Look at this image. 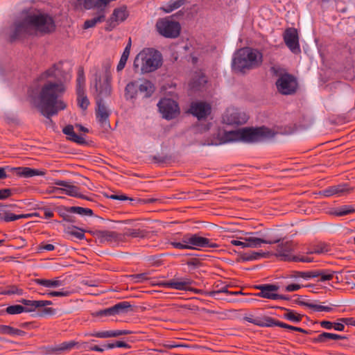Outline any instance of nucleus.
Masks as SVG:
<instances>
[{"label": "nucleus", "instance_id": "1", "mask_svg": "<svg viewBox=\"0 0 355 355\" xmlns=\"http://www.w3.org/2000/svg\"><path fill=\"white\" fill-rule=\"evenodd\" d=\"M60 64H55L41 75L42 80L47 79L42 86L40 92L29 94L34 105L45 117L49 118L66 107L60 100L65 88L60 78Z\"/></svg>", "mask_w": 355, "mask_h": 355}, {"label": "nucleus", "instance_id": "2", "mask_svg": "<svg viewBox=\"0 0 355 355\" xmlns=\"http://www.w3.org/2000/svg\"><path fill=\"white\" fill-rule=\"evenodd\" d=\"M55 28V21L49 15L42 12L26 13L15 20L10 27L9 35L14 40L38 33H49Z\"/></svg>", "mask_w": 355, "mask_h": 355}, {"label": "nucleus", "instance_id": "3", "mask_svg": "<svg viewBox=\"0 0 355 355\" xmlns=\"http://www.w3.org/2000/svg\"><path fill=\"white\" fill-rule=\"evenodd\" d=\"M276 132L264 126L259 128H242L234 130L218 133L217 138H213L202 143L203 146H218L230 142L241 141L256 143L273 138Z\"/></svg>", "mask_w": 355, "mask_h": 355}, {"label": "nucleus", "instance_id": "4", "mask_svg": "<svg viewBox=\"0 0 355 355\" xmlns=\"http://www.w3.org/2000/svg\"><path fill=\"white\" fill-rule=\"evenodd\" d=\"M105 78L102 80L101 73L98 69L96 67L94 68V78L92 81V88L94 89V96L97 105L96 110V115L98 122L100 125L105 130L110 128L109 122L110 111L106 106L103 97L108 96L111 92V87L110 85V75L108 73L110 64V63L105 64L104 66Z\"/></svg>", "mask_w": 355, "mask_h": 355}, {"label": "nucleus", "instance_id": "5", "mask_svg": "<svg viewBox=\"0 0 355 355\" xmlns=\"http://www.w3.org/2000/svg\"><path fill=\"white\" fill-rule=\"evenodd\" d=\"M263 62L262 53L257 49L243 48L237 51L233 57L232 67L238 72L245 73L259 67Z\"/></svg>", "mask_w": 355, "mask_h": 355}, {"label": "nucleus", "instance_id": "6", "mask_svg": "<svg viewBox=\"0 0 355 355\" xmlns=\"http://www.w3.org/2000/svg\"><path fill=\"white\" fill-rule=\"evenodd\" d=\"M162 64V54L153 48H146L135 57L133 67L141 73L155 71Z\"/></svg>", "mask_w": 355, "mask_h": 355}, {"label": "nucleus", "instance_id": "7", "mask_svg": "<svg viewBox=\"0 0 355 355\" xmlns=\"http://www.w3.org/2000/svg\"><path fill=\"white\" fill-rule=\"evenodd\" d=\"M156 30L164 37L175 38L179 36L180 33V25L178 22L169 19L168 18H162L157 21Z\"/></svg>", "mask_w": 355, "mask_h": 355}, {"label": "nucleus", "instance_id": "8", "mask_svg": "<svg viewBox=\"0 0 355 355\" xmlns=\"http://www.w3.org/2000/svg\"><path fill=\"white\" fill-rule=\"evenodd\" d=\"M157 107L162 117L167 120L176 118L180 113L178 103L171 98H162L158 103Z\"/></svg>", "mask_w": 355, "mask_h": 355}, {"label": "nucleus", "instance_id": "9", "mask_svg": "<svg viewBox=\"0 0 355 355\" xmlns=\"http://www.w3.org/2000/svg\"><path fill=\"white\" fill-rule=\"evenodd\" d=\"M278 92L284 95H291L295 92L297 87L296 79L291 74L281 75L276 82Z\"/></svg>", "mask_w": 355, "mask_h": 355}, {"label": "nucleus", "instance_id": "10", "mask_svg": "<svg viewBox=\"0 0 355 355\" xmlns=\"http://www.w3.org/2000/svg\"><path fill=\"white\" fill-rule=\"evenodd\" d=\"M92 234L101 244L116 245L123 241V235L114 231L96 230L92 232Z\"/></svg>", "mask_w": 355, "mask_h": 355}, {"label": "nucleus", "instance_id": "11", "mask_svg": "<svg viewBox=\"0 0 355 355\" xmlns=\"http://www.w3.org/2000/svg\"><path fill=\"white\" fill-rule=\"evenodd\" d=\"M85 78L83 67H79L78 70V77L76 79V94L78 103L83 110H86L89 105V100L85 95Z\"/></svg>", "mask_w": 355, "mask_h": 355}, {"label": "nucleus", "instance_id": "12", "mask_svg": "<svg viewBox=\"0 0 355 355\" xmlns=\"http://www.w3.org/2000/svg\"><path fill=\"white\" fill-rule=\"evenodd\" d=\"M248 119L247 114L236 108H228L223 116V123L228 125H242Z\"/></svg>", "mask_w": 355, "mask_h": 355}, {"label": "nucleus", "instance_id": "13", "mask_svg": "<svg viewBox=\"0 0 355 355\" xmlns=\"http://www.w3.org/2000/svg\"><path fill=\"white\" fill-rule=\"evenodd\" d=\"M87 347V343H86L80 344L73 340H71L58 345L49 346L47 347V353L49 354H63L69 352L74 347L77 349H85Z\"/></svg>", "mask_w": 355, "mask_h": 355}, {"label": "nucleus", "instance_id": "14", "mask_svg": "<svg viewBox=\"0 0 355 355\" xmlns=\"http://www.w3.org/2000/svg\"><path fill=\"white\" fill-rule=\"evenodd\" d=\"M55 184L60 186L62 187L53 188V192L62 193L76 198H86L84 196H83L80 193V189L78 187L72 184L70 182L64 180H57L55 182Z\"/></svg>", "mask_w": 355, "mask_h": 355}, {"label": "nucleus", "instance_id": "15", "mask_svg": "<svg viewBox=\"0 0 355 355\" xmlns=\"http://www.w3.org/2000/svg\"><path fill=\"white\" fill-rule=\"evenodd\" d=\"M284 40L292 53L295 54L300 53L298 34L295 28H287L284 33Z\"/></svg>", "mask_w": 355, "mask_h": 355}, {"label": "nucleus", "instance_id": "16", "mask_svg": "<svg viewBox=\"0 0 355 355\" xmlns=\"http://www.w3.org/2000/svg\"><path fill=\"white\" fill-rule=\"evenodd\" d=\"M280 241L278 242L277 246L276 255L279 257L282 260L284 261H293L294 255L291 254V252L294 250V244L291 241H284L280 238Z\"/></svg>", "mask_w": 355, "mask_h": 355}, {"label": "nucleus", "instance_id": "17", "mask_svg": "<svg viewBox=\"0 0 355 355\" xmlns=\"http://www.w3.org/2000/svg\"><path fill=\"white\" fill-rule=\"evenodd\" d=\"M128 16L126 6H121L114 10L112 15L107 20L108 27L107 30L111 31L119 22H122L126 19Z\"/></svg>", "mask_w": 355, "mask_h": 355}, {"label": "nucleus", "instance_id": "18", "mask_svg": "<svg viewBox=\"0 0 355 355\" xmlns=\"http://www.w3.org/2000/svg\"><path fill=\"white\" fill-rule=\"evenodd\" d=\"M259 292L256 294L257 296L270 300H277L279 297V294L275 292L278 291L279 286L275 284H261L257 286Z\"/></svg>", "mask_w": 355, "mask_h": 355}, {"label": "nucleus", "instance_id": "19", "mask_svg": "<svg viewBox=\"0 0 355 355\" xmlns=\"http://www.w3.org/2000/svg\"><path fill=\"white\" fill-rule=\"evenodd\" d=\"M192 281L187 277L174 278L168 281H164L161 285L164 288H170L179 291H187Z\"/></svg>", "mask_w": 355, "mask_h": 355}, {"label": "nucleus", "instance_id": "20", "mask_svg": "<svg viewBox=\"0 0 355 355\" xmlns=\"http://www.w3.org/2000/svg\"><path fill=\"white\" fill-rule=\"evenodd\" d=\"M218 245L211 239L200 236L198 234H191V249L200 250L205 248H218Z\"/></svg>", "mask_w": 355, "mask_h": 355}, {"label": "nucleus", "instance_id": "21", "mask_svg": "<svg viewBox=\"0 0 355 355\" xmlns=\"http://www.w3.org/2000/svg\"><path fill=\"white\" fill-rule=\"evenodd\" d=\"M191 113L198 119L206 118L211 112V106L204 102L192 103L190 107Z\"/></svg>", "mask_w": 355, "mask_h": 355}, {"label": "nucleus", "instance_id": "22", "mask_svg": "<svg viewBox=\"0 0 355 355\" xmlns=\"http://www.w3.org/2000/svg\"><path fill=\"white\" fill-rule=\"evenodd\" d=\"M351 191L346 184L331 186L322 190L320 193L324 197H331L333 196H342L347 194Z\"/></svg>", "mask_w": 355, "mask_h": 355}, {"label": "nucleus", "instance_id": "23", "mask_svg": "<svg viewBox=\"0 0 355 355\" xmlns=\"http://www.w3.org/2000/svg\"><path fill=\"white\" fill-rule=\"evenodd\" d=\"M272 318L266 315L254 316L252 314H248L243 318L245 321L261 327H271Z\"/></svg>", "mask_w": 355, "mask_h": 355}, {"label": "nucleus", "instance_id": "24", "mask_svg": "<svg viewBox=\"0 0 355 355\" xmlns=\"http://www.w3.org/2000/svg\"><path fill=\"white\" fill-rule=\"evenodd\" d=\"M246 241L247 248H260L263 243L273 244L280 241L279 239H261L255 236H249L244 239Z\"/></svg>", "mask_w": 355, "mask_h": 355}, {"label": "nucleus", "instance_id": "25", "mask_svg": "<svg viewBox=\"0 0 355 355\" xmlns=\"http://www.w3.org/2000/svg\"><path fill=\"white\" fill-rule=\"evenodd\" d=\"M16 171L17 174L24 177V178H31L33 176H42L45 174V173L42 171H40L35 168H31L28 167H18L13 168Z\"/></svg>", "mask_w": 355, "mask_h": 355}, {"label": "nucleus", "instance_id": "26", "mask_svg": "<svg viewBox=\"0 0 355 355\" xmlns=\"http://www.w3.org/2000/svg\"><path fill=\"white\" fill-rule=\"evenodd\" d=\"M148 234L149 232L146 230L125 228L123 231V233L121 234L123 235V241L125 236L131 238L144 239L148 237Z\"/></svg>", "mask_w": 355, "mask_h": 355}, {"label": "nucleus", "instance_id": "27", "mask_svg": "<svg viewBox=\"0 0 355 355\" xmlns=\"http://www.w3.org/2000/svg\"><path fill=\"white\" fill-rule=\"evenodd\" d=\"M62 132L64 134H65L66 135H67L69 137L68 138L69 140H71L73 142H76L78 144H85V139L83 137L78 135L74 132L73 125H68L65 126L63 128Z\"/></svg>", "mask_w": 355, "mask_h": 355}, {"label": "nucleus", "instance_id": "28", "mask_svg": "<svg viewBox=\"0 0 355 355\" xmlns=\"http://www.w3.org/2000/svg\"><path fill=\"white\" fill-rule=\"evenodd\" d=\"M347 336L336 334L323 332L313 339L314 343H326L329 340H344Z\"/></svg>", "mask_w": 355, "mask_h": 355}, {"label": "nucleus", "instance_id": "29", "mask_svg": "<svg viewBox=\"0 0 355 355\" xmlns=\"http://www.w3.org/2000/svg\"><path fill=\"white\" fill-rule=\"evenodd\" d=\"M35 282L38 285L51 288H58L64 285V282L58 279H36Z\"/></svg>", "mask_w": 355, "mask_h": 355}, {"label": "nucleus", "instance_id": "30", "mask_svg": "<svg viewBox=\"0 0 355 355\" xmlns=\"http://www.w3.org/2000/svg\"><path fill=\"white\" fill-rule=\"evenodd\" d=\"M207 83L206 77L201 73H198L192 78L189 86L194 91L200 90Z\"/></svg>", "mask_w": 355, "mask_h": 355}, {"label": "nucleus", "instance_id": "31", "mask_svg": "<svg viewBox=\"0 0 355 355\" xmlns=\"http://www.w3.org/2000/svg\"><path fill=\"white\" fill-rule=\"evenodd\" d=\"M105 19V10H100L96 15L90 19L85 21L84 24V28H89L95 26L98 23L103 21Z\"/></svg>", "mask_w": 355, "mask_h": 355}, {"label": "nucleus", "instance_id": "32", "mask_svg": "<svg viewBox=\"0 0 355 355\" xmlns=\"http://www.w3.org/2000/svg\"><path fill=\"white\" fill-rule=\"evenodd\" d=\"M116 315L126 314L132 311V305L128 301H122L114 305Z\"/></svg>", "mask_w": 355, "mask_h": 355}, {"label": "nucleus", "instance_id": "33", "mask_svg": "<svg viewBox=\"0 0 355 355\" xmlns=\"http://www.w3.org/2000/svg\"><path fill=\"white\" fill-rule=\"evenodd\" d=\"M125 96L126 99H132L136 97L139 91V83L131 82L125 87Z\"/></svg>", "mask_w": 355, "mask_h": 355}, {"label": "nucleus", "instance_id": "34", "mask_svg": "<svg viewBox=\"0 0 355 355\" xmlns=\"http://www.w3.org/2000/svg\"><path fill=\"white\" fill-rule=\"evenodd\" d=\"M139 91L145 97H149L154 92V86L150 81L145 80L139 83Z\"/></svg>", "mask_w": 355, "mask_h": 355}, {"label": "nucleus", "instance_id": "35", "mask_svg": "<svg viewBox=\"0 0 355 355\" xmlns=\"http://www.w3.org/2000/svg\"><path fill=\"white\" fill-rule=\"evenodd\" d=\"M355 212V207L352 205H343L334 209L331 214L336 216H343Z\"/></svg>", "mask_w": 355, "mask_h": 355}, {"label": "nucleus", "instance_id": "36", "mask_svg": "<svg viewBox=\"0 0 355 355\" xmlns=\"http://www.w3.org/2000/svg\"><path fill=\"white\" fill-rule=\"evenodd\" d=\"M19 302L23 304V308L24 309V312L26 313L35 311L37 309L40 308L38 300L21 299L19 300Z\"/></svg>", "mask_w": 355, "mask_h": 355}, {"label": "nucleus", "instance_id": "37", "mask_svg": "<svg viewBox=\"0 0 355 355\" xmlns=\"http://www.w3.org/2000/svg\"><path fill=\"white\" fill-rule=\"evenodd\" d=\"M298 304L307 306L311 309H313L315 311L321 312H331L333 311V308L328 306H323L314 303H310V302H300V301H296Z\"/></svg>", "mask_w": 355, "mask_h": 355}, {"label": "nucleus", "instance_id": "38", "mask_svg": "<svg viewBox=\"0 0 355 355\" xmlns=\"http://www.w3.org/2000/svg\"><path fill=\"white\" fill-rule=\"evenodd\" d=\"M335 272V271L329 270H315V277H320L318 282H325L331 280Z\"/></svg>", "mask_w": 355, "mask_h": 355}, {"label": "nucleus", "instance_id": "39", "mask_svg": "<svg viewBox=\"0 0 355 355\" xmlns=\"http://www.w3.org/2000/svg\"><path fill=\"white\" fill-rule=\"evenodd\" d=\"M0 333L10 336H23L25 332L8 325H0Z\"/></svg>", "mask_w": 355, "mask_h": 355}, {"label": "nucleus", "instance_id": "40", "mask_svg": "<svg viewBox=\"0 0 355 355\" xmlns=\"http://www.w3.org/2000/svg\"><path fill=\"white\" fill-rule=\"evenodd\" d=\"M65 233L76 237L78 239L82 240L85 238V231L82 229L78 228L76 226H69L65 228Z\"/></svg>", "mask_w": 355, "mask_h": 355}, {"label": "nucleus", "instance_id": "41", "mask_svg": "<svg viewBox=\"0 0 355 355\" xmlns=\"http://www.w3.org/2000/svg\"><path fill=\"white\" fill-rule=\"evenodd\" d=\"M269 256L268 252H251L250 253H245L243 254V259L245 261H253L258 260L263 257H268Z\"/></svg>", "mask_w": 355, "mask_h": 355}, {"label": "nucleus", "instance_id": "42", "mask_svg": "<svg viewBox=\"0 0 355 355\" xmlns=\"http://www.w3.org/2000/svg\"><path fill=\"white\" fill-rule=\"evenodd\" d=\"M184 0H177L174 1H169L167 4L162 6L161 9L166 13L171 12L175 9L179 8L184 4Z\"/></svg>", "mask_w": 355, "mask_h": 355}, {"label": "nucleus", "instance_id": "43", "mask_svg": "<svg viewBox=\"0 0 355 355\" xmlns=\"http://www.w3.org/2000/svg\"><path fill=\"white\" fill-rule=\"evenodd\" d=\"M68 212L77 214L80 216H92L93 211L89 208H84L81 207H70L67 209Z\"/></svg>", "mask_w": 355, "mask_h": 355}, {"label": "nucleus", "instance_id": "44", "mask_svg": "<svg viewBox=\"0 0 355 355\" xmlns=\"http://www.w3.org/2000/svg\"><path fill=\"white\" fill-rule=\"evenodd\" d=\"M285 313L283 315L284 318L293 322H299L302 320V315L295 311L287 309H284Z\"/></svg>", "mask_w": 355, "mask_h": 355}, {"label": "nucleus", "instance_id": "45", "mask_svg": "<svg viewBox=\"0 0 355 355\" xmlns=\"http://www.w3.org/2000/svg\"><path fill=\"white\" fill-rule=\"evenodd\" d=\"M315 270L307 272L295 271L293 272L292 277L295 279L302 278L304 279L308 280L311 278H314L315 276Z\"/></svg>", "mask_w": 355, "mask_h": 355}, {"label": "nucleus", "instance_id": "46", "mask_svg": "<svg viewBox=\"0 0 355 355\" xmlns=\"http://www.w3.org/2000/svg\"><path fill=\"white\" fill-rule=\"evenodd\" d=\"M28 214H14L12 213L5 212V214L3 217L1 218L2 220H3L6 222H10L17 220L21 218H28Z\"/></svg>", "mask_w": 355, "mask_h": 355}, {"label": "nucleus", "instance_id": "47", "mask_svg": "<svg viewBox=\"0 0 355 355\" xmlns=\"http://www.w3.org/2000/svg\"><path fill=\"white\" fill-rule=\"evenodd\" d=\"M6 312L10 315L20 314L24 312V309L23 308V305L14 304L8 306L6 309Z\"/></svg>", "mask_w": 355, "mask_h": 355}, {"label": "nucleus", "instance_id": "48", "mask_svg": "<svg viewBox=\"0 0 355 355\" xmlns=\"http://www.w3.org/2000/svg\"><path fill=\"white\" fill-rule=\"evenodd\" d=\"M329 252V246L326 244H321L320 245L315 246L313 250L307 252V254H324Z\"/></svg>", "mask_w": 355, "mask_h": 355}, {"label": "nucleus", "instance_id": "49", "mask_svg": "<svg viewBox=\"0 0 355 355\" xmlns=\"http://www.w3.org/2000/svg\"><path fill=\"white\" fill-rule=\"evenodd\" d=\"M3 293L5 295H22L24 294V291L21 288L17 287V286L12 285L8 286Z\"/></svg>", "mask_w": 355, "mask_h": 355}, {"label": "nucleus", "instance_id": "50", "mask_svg": "<svg viewBox=\"0 0 355 355\" xmlns=\"http://www.w3.org/2000/svg\"><path fill=\"white\" fill-rule=\"evenodd\" d=\"M149 272H143L132 275L130 276L131 279L135 283H141L148 279Z\"/></svg>", "mask_w": 355, "mask_h": 355}, {"label": "nucleus", "instance_id": "51", "mask_svg": "<svg viewBox=\"0 0 355 355\" xmlns=\"http://www.w3.org/2000/svg\"><path fill=\"white\" fill-rule=\"evenodd\" d=\"M83 6L85 9H91L92 8H96L98 9L101 10V5L99 3V0H84Z\"/></svg>", "mask_w": 355, "mask_h": 355}, {"label": "nucleus", "instance_id": "52", "mask_svg": "<svg viewBox=\"0 0 355 355\" xmlns=\"http://www.w3.org/2000/svg\"><path fill=\"white\" fill-rule=\"evenodd\" d=\"M97 315L101 317L115 316L116 313L114 306H110L109 308H106L103 310H100L99 311H98Z\"/></svg>", "mask_w": 355, "mask_h": 355}, {"label": "nucleus", "instance_id": "53", "mask_svg": "<svg viewBox=\"0 0 355 355\" xmlns=\"http://www.w3.org/2000/svg\"><path fill=\"white\" fill-rule=\"evenodd\" d=\"M71 294V292L69 291L61 290L58 291H51L47 293L46 295L50 297H67Z\"/></svg>", "mask_w": 355, "mask_h": 355}, {"label": "nucleus", "instance_id": "54", "mask_svg": "<svg viewBox=\"0 0 355 355\" xmlns=\"http://www.w3.org/2000/svg\"><path fill=\"white\" fill-rule=\"evenodd\" d=\"M275 326L285 328V329H287L289 330H293V331H295V329L296 327H293V326L289 325L288 324L284 323L279 320H276L274 318H272L271 327H275Z\"/></svg>", "mask_w": 355, "mask_h": 355}, {"label": "nucleus", "instance_id": "55", "mask_svg": "<svg viewBox=\"0 0 355 355\" xmlns=\"http://www.w3.org/2000/svg\"><path fill=\"white\" fill-rule=\"evenodd\" d=\"M105 347L107 349H113L114 347H121V348H130V345L123 341H116L115 343H110L107 345H105Z\"/></svg>", "mask_w": 355, "mask_h": 355}, {"label": "nucleus", "instance_id": "56", "mask_svg": "<svg viewBox=\"0 0 355 355\" xmlns=\"http://www.w3.org/2000/svg\"><path fill=\"white\" fill-rule=\"evenodd\" d=\"M111 330L110 331H95L92 333L90 335L99 338H112Z\"/></svg>", "mask_w": 355, "mask_h": 355}, {"label": "nucleus", "instance_id": "57", "mask_svg": "<svg viewBox=\"0 0 355 355\" xmlns=\"http://www.w3.org/2000/svg\"><path fill=\"white\" fill-rule=\"evenodd\" d=\"M180 242L184 245H187V249H191V234H185L181 239Z\"/></svg>", "mask_w": 355, "mask_h": 355}, {"label": "nucleus", "instance_id": "58", "mask_svg": "<svg viewBox=\"0 0 355 355\" xmlns=\"http://www.w3.org/2000/svg\"><path fill=\"white\" fill-rule=\"evenodd\" d=\"M227 293V294L231 295H237L239 293H241V291L231 292V291H229L226 288H222V289H220L218 291H213L211 293V295L213 297H217L220 293Z\"/></svg>", "mask_w": 355, "mask_h": 355}, {"label": "nucleus", "instance_id": "59", "mask_svg": "<svg viewBox=\"0 0 355 355\" xmlns=\"http://www.w3.org/2000/svg\"><path fill=\"white\" fill-rule=\"evenodd\" d=\"M293 261H301V262H306V263H310L313 261V259L306 256H295L293 258Z\"/></svg>", "mask_w": 355, "mask_h": 355}, {"label": "nucleus", "instance_id": "60", "mask_svg": "<svg viewBox=\"0 0 355 355\" xmlns=\"http://www.w3.org/2000/svg\"><path fill=\"white\" fill-rule=\"evenodd\" d=\"M112 338L119 337L122 335L131 334L132 332L129 330H111Z\"/></svg>", "mask_w": 355, "mask_h": 355}, {"label": "nucleus", "instance_id": "61", "mask_svg": "<svg viewBox=\"0 0 355 355\" xmlns=\"http://www.w3.org/2000/svg\"><path fill=\"white\" fill-rule=\"evenodd\" d=\"M12 194L10 189H0V200H6Z\"/></svg>", "mask_w": 355, "mask_h": 355}, {"label": "nucleus", "instance_id": "62", "mask_svg": "<svg viewBox=\"0 0 355 355\" xmlns=\"http://www.w3.org/2000/svg\"><path fill=\"white\" fill-rule=\"evenodd\" d=\"M43 309L41 310L40 311V315H54L56 313V310L55 309H53V308H50V307H42Z\"/></svg>", "mask_w": 355, "mask_h": 355}, {"label": "nucleus", "instance_id": "63", "mask_svg": "<svg viewBox=\"0 0 355 355\" xmlns=\"http://www.w3.org/2000/svg\"><path fill=\"white\" fill-rule=\"evenodd\" d=\"M187 264L192 269L198 268L200 265V261L196 259H192L187 262Z\"/></svg>", "mask_w": 355, "mask_h": 355}, {"label": "nucleus", "instance_id": "64", "mask_svg": "<svg viewBox=\"0 0 355 355\" xmlns=\"http://www.w3.org/2000/svg\"><path fill=\"white\" fill-rule=\"evenodd\" d=\"M39 249L41 250L53 251L55 250V246L52 244L41 243Z\"/></svg>", "mask_w": 355, "mask_h": 355}]
</instances>
